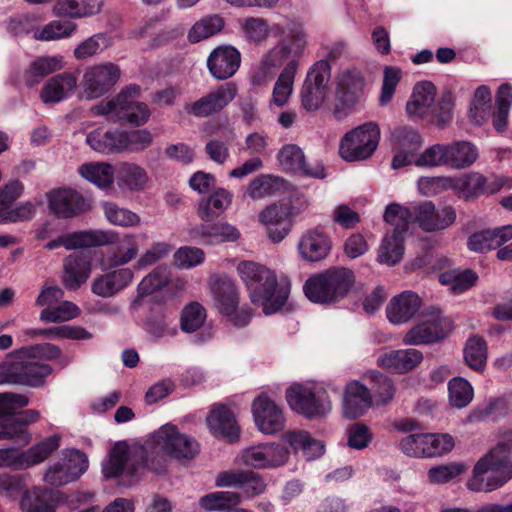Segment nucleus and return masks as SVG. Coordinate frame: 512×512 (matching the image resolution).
<instances>
[{
    "label": "nucleus",
    "mask_w": 512,
    "mask_h": 512,
    "mask_svg": "<svg viewBox=\"0 0 512 512\" xmlns=\"http://www.w3.org/2000/svg\"><path fill=\"white\" fill-rule=\"evenodd\" d=\"M224 27V20L218 15H210L201 18L190 28L187 38L190 43H199L217 33Z\"/></svg>",
    "instance_id": "obj_49"
},
{
    "label": "nucleus",
    "mask_w": 512,
    "mask_h": 512,
    "mask_svg": "<svg viewBox=\"0 0 512 512\" xmlns=\"http://www.w3.org/2000/svg\"><path fill=\"white\" fill-rule=\"evenodd\" d=\"M411 218L425 232H435L448 228L456 220V211L452 206L436 209L431 201H424L408 209Z\"/></svg>",
    "instance_id": "obj_15"
},
{
    "label": "nucleus",
    "mask_w": 512,
    "mask_h": 512,
    "mask_svg": "<svg viewBox=\"0 0 512 512\" xmlns=\"http://www.w3.org/2000/svg\"><path fill=\"white\" fill-rule=\"evenodd\" d=\"M80 175L101 189L111 187L115 169L109 163H85L78 169Z\"/></svg>",
    "instance_id": "obj_46"
},
{
    "label": "nucleus",
    "mask_w": 512,
    "mask_h": 512,
    "mask_svg": "<svg viewBox=\"0 0 512 512\" xmlns=\"http://www.w3.org/2000/svg\"><path fill=\"white\" fill-rule=\"evenodd\" d=\"M29 404V398L24 394L0 393V440H10L27 445L31 440L28 425L37 422L40 413L35 409L15 413L18 408Z\"/></svg>",
    "instance_id": "obj_5"
},
{
    "label": "nucleus",
    "mask_w": 512,
    "mask_h": 512,
    "mask_svg": "<svg viewBox=\"0 0 512 512\" xmlns=\"http://www.w3.org/2000/svg\"><path fill=\"white\" fill-rule=\"evenodd\" d=\"M237 272L244 282L251 302L265 315L278 312L287 302L291 284L287 277H277L270 268L252 261H242Z\"/></svg>",
    "instance_id": "obj_3"
},
{
    "label": "nucleus",
    "mask_w": 512,
    "mask_h": 512,
    "mask_svg": "<svg viewBox=\"0 0 512 512\" xmlns=\"http://www.w3.org/2000/svg\"><path fill=\"white\" fill-rule=\"evenodd\" d=\"M286 400L292 410L308 419L324 417L331 411V402L313 388L293 384L286 391Z\"/></svg>",
    "instance_id": "obj_12"
},
{
    "label": "nucleus",
    "mask_w": 512,
    "mask_h": 512,
    "mask_svg": "<svg viewBox=\"0 0 512 512\" xmlns=\"http://www.w3.org/2000/svg\"><path fill=\"white\" fill-rule=\"evenodd\" d=\"M111 233L91 232V230L76 231L62 234L45 244L44 248L51 251L63 246L66 250L96 247L113 241Z\"/></svg>",
    "instance_id": "obj_20"
},
{
    "label": "nucleus",
    "mask_w": 512,
    "mask_h": 512,
    "mask_svg": "<svg viewBox=\"0 0 512 512\" xmlns=\"http://www.w3.org/2000/svg\"><path fill=\"white\" fill-rule=\"evenodd\" d=\"M237 94V87L229 82L211 90L198 100L186 105L185 110L198 118H205L221 112Z\"/></svg>",
    "instance_id": "obj_17"
},
{
    "label": "nucleus",
    "mask_w": 512,
    "mask_h": 512,
    "mask_svg": "<svg viewBox=\"0 0 512 512\" xmlns=\"http://www.w3.org/2000/svg\"><path fill=\"white\" fill-rule=\"evenodd\" d=\"M91 232L111 233L114 235L111 243L103 245H115L108 253L110 266L126 265L138 256L139 245L135 234L125 233L121 235L113 230H91Z\"/></svg>",
    "instance_id": "obj_24"
},
{
    "label": "nucleus",
    "mask_w": 512,
    "mask_h": 512,
    "mask_svg": "<svg viewBox=\"0 0 512 512\" xmlns=\"http://www.w3.org/2000/svg\"><path fill=\"white\" fill-rule=\"evenodd\" d=\"M370 380V391L373 397V405L384 406L389 404L394 395L395 387L390 378L380 372L372 371L366 375Z\"/></svg>",
    "instance_id": "obj_48"
},
{
    "label": "nucleus",
    "mask_w": 512,
    "mask_h": 512,
    "mask_svg": "<svg viewBox=\"0 0 512 512\" xmlns=\"http://www.w3.org/2000/svg\"><path fill=\"white\" fill-rule=\"evenodd\" d=\"M487 178L480 173H470L459 179L457 187L465 200L475 199L485 194Z\"/></svg>",
    "instance_id": "obj_59"
},
{
    "label": "nucleus",
    "mask_w": 512,
    "mask_h": 512,
    "mask_svg": "<svg viewBox=\"0 0 512 512\" xmlns=\"http://www.w3.org/2000/svg\"><path fill=\"white\" fill-rule=\"evenodd\" d=\"M49 209L58 218L77 217L91 209L90 200L71 188L53 189L47 193Z\"/></svg>",
    "instance_id": "obj_16"
},
{
    "label": "nucleus",
    "mask_w": 512,
    "mask_h": 512,
    "mask_svg": "<svg viewBox=\"0 0 512 512\" xmlns=\"http://www.w3.org/2000/svg\"><path fill=\"white\" fill-rule=\"evenodd\" d=\"M477 280V275L472 270H449L439 275V281L443 285H449L454 293H462L472 287Z\"/></svg>",
    "instance_id": "obj_55"
},
{
    "label": "nucleus",
    "mask_w": 512,
    "mask_h": 512,
    "mask_svg": "<svg viewBox=\"0 0 512 512\" xmlns=\"http://www.w3.org/2000/svg\"><path fill=\"white\" fill-rule=\"evenodd\" d=\"M289 457V449L275 442L250 446L241 454L243 464L255 469H274L284 466Z\"/></svg>",
    "instance_id": "obj_14"
},
{
    "label": "nucleus",
    "mask_w": 512,
    "mask_h": 512,
    "mask_svg": "<svg viewBox=\"0 0 512 512\" xmlns=\"http://www.w3.org/2000/svg\"><path fill=\"white\" fill-rule=\"evenodd\" d=\"M380 128L374 122H366L350 131L341 139L340 156L349 162L363 161L376 151L380 141Z\"/></svg>",
    "instance_id": "obj_10"
},
{
    "label": "nucleus",
    "mask_w": 512,
    "mask_h": 512,
    "mask_svg": "<svg viewBox=\"0 0 512 512\" xmlns=\"http://www.w3.org/2000/svg\"><path fill=\"white\" fill-rule=\"evenodd\" d=\"M206 318L205 309L199 303L187 305L181 314V328L187 333L198 330Z\"/></svg>",
    "instance_id": "obj_62"
},
{
    "label": "nucleus",
    "mask_w": 512,
    "mask_h": 512,
    "mask_svg": "<svg viewBox=\"0 0 512 512\" xmlns=\"http://www.w3.org/2000/svg\"><path fill=\"white\" fill-rule=\"evenodd\" d=\"M278 187L277 178L270 175H260L250 182L246 193L253 200H259L274 194Z\"/></svg>",
    "instance_id": "obj_61"
},
{
    "label": "nucleus",
    "mask_w": 512,
    "mask_h": 512,
    "mask_svg": "<svg viewBox=\"0 0 512 512\" xmlns=\"http://www.w3.org/2000/svg\"><path fill=\"white\" fill-rule=\"evenodd\" d=\"M64 66L61 56H43L35 59L26 70L24 79L27 86L38 84L42 78L61 70Z\"/></svg>",
    "instance_id": "obj_45"
},
{
    "label": "nucleus",
    "mask_w": 512,
    "mask_h": 512,
    "mask_svg": "<svg viewBox=\"0 0 512 512\" xmlns=\"http://www.w3.org/2000/svg\"><path fill=\"white\" fill-rule=\"evenodd\" d=\"M34 335H40L48 339L66 338L72 340H89L92 334L80 326L62 325L58 327L39 329Z\"/></svg>",
    "instance_id": "obj_57"
},
{
    "label": "nucleus",
    "mask_w": 512,
    "mask_h": 512,
    "mask_svg": "<svg viewBox=\"0 0 512 512\" xmlns=\"http://www.w3.org/2000/svg\"><path fill=\"white\" fill-rule=\"evenodd\" d=\"M331 79V65L328 60L316 61L307 71L300 98L301 105L307 111L318 110L325 102Z\"/></svg>",
    "instance_id": "obj_11"
},
{
    "label": "nucleus",
    "mask_w": 512,
    "mask_h": 512,
    "mask_svg": "<svg viewBox=\"0 0 512 512\" xmlns=\"http://www.w3.org/2000/svg\"><path fill=\"white\" fill-rule=\"evenodd\" d=\"M240 63V52L232 46L215 48L207 59L209 72L217 80H226L232 77L239 69Z\"/></svg>",
    "instance_id": "obj_22"
},
{
    "label": "nucleus",
    "mask_w": 512,
    "mask_h": 512,
    "mask_svg": "<svg viewBox=\"0 0 512 512\" xmlns=\"http://www.w3.org/2000/svg\"><path fill=\"white\" fill-rule=\"evenodd\" d=\"M92 271L91 257L88 254H71L64 259L62 282L69 290H77L87 281Z\"/></svg>",
    "instance_id": "obj_25"
},
{
    "label": "nucleus",
    "mask_w": 512,
    "mask_h": 512,
    "mask_svg": "<svg viewBox=\"0 0 512 512\" xmlns=\"http://www.w3.org/2000/svg\"><path fill=\"white\" fill-rule=\"evenodd\" d=\"M411 215L408 208L398 204H391L386 208L384 220L392 225V234L387 233L379 247L377 261L381 264L393 266L404 255V235L408 231Z\"/></svg>",
    "instance_id": "obj_8"
},
{
    "label": "nucleus",
    "mask_w": 512,
    "mask_h": 512,
    "mask_svg": "<svg viewBox=\"0 0 512 512\" xmlns=\"http://www.w3.org/2000/svg\"><path fill=\"white\" fill-rule=\"evenodd\" d=\"M168 282L169 277L167 269L163 267H157L142 279L138 285V292L141 295H149L154 291L167 286Z\"/></svg>",
    "instance_id": "obj_64"
},
{
    "label": "nucleus",
    "mask_w": 512,
    "mask_h": 512,
    "mask_svg": "<svg viewBox=\"0 0 512 512\" xmlns=\"http://www.w3.org/2000/svg\"><path fill=\"white\" fill-rule=\"evenodd\" d=\"M421 300L412 291H405L392 298L386 307L388 320L393 324L409 321L420 309Z\"/></svg>",
    "instance_id": "obj_33"
},
{
    "label": "nucleus",
    "mask_w": 512,
    "mask_h": 512,
    "mask_svg": "<svg viewBox=\"0 0 512 512\" xmlns=\"http://www.w3.org/2000/svg\"><path fill=\"white\" fill-rule=\"evenodd\" d=\"M199 503L206 510L230 509L240 503V496L231 491H217L201 497Z\"/></svg>",
    "instance_id": "obj_58"
},
{
    "label": "nucleus",
    "mask_w": 512,
    "mask_h": 512,
    "mask_svg": "<svg viewBox=\"0 0 512 512\" xmlns=\"http://www.w3.org/2000/svg\"><path fill=\"white\" fill-rule=\"evenodd\" d=\"M20 505L26 512H55L56 508L52 492L40 488L27 491L23 495Z\"/></svg>",
    "instance_id": "obj_47"
},
{
    "label": "nucleus",
    "mask_w": 512,
    "mask_h": 512,
    "mask_svg": "<svg viewBox=\"0 0 512 512\" xmlns=\"http://www.w3.org/2000/svg\"><path fill=\"white\" fill-rule=\"evenodd\" d=\"M211 293L217 309L225 315L233 314L239 304V293L235 283L228 277H217L211 281Z\"/></svg>",
    "instance_id": "obj_32"
},
{
    "label": "nucleus",
    "mask_w": 512,
    "mask_h": 512,
    "mask_svg": "<svg viewBox=\"0 0 512 512\" xmlns=\"http://www.w3.org/2000/svg\"><path fill=\"white\" fill-rule=\"evenodd\" d=\"M512 239V225L487 229L472 234L467 241L469 250L476 253H486L501 247Z\"/></svg>",
    "instance_id": "obj_27"
},
{
    "label": "nucleus",
    "mask_w": 512,
    "mask_h": 512,
    "mask_svg": "<svg viewBox=\"0 0 512 512\" xmlns=\"http://www.w3.org/2000/svg\"><path fill=\"white\" fill-rule=\"evenodd\" d=\"M102 206L107 221L112 225L130 228L138 226L141 222L137 213L113 202H105Z\"/></svg>",
    "instance_id": "obj_50"
},
{
    "label": "nucleus",
    "mask_w": 512,
    "mask_h": 512,
    "mask_svg": "<svg viewBox=\"0 0 512 512\" xmlns=\"http://www.w3.org/2000/svg\"><path fill=\"white\" fill-rule=\"evenodd\" d=\"M139 88L129 86L116 97L101 101L90 109L91 116H105L108 121H123L136 126L143 125L150 117L145 103L137 100Z\"/></svg>",
    "instance_id": "obj_7"
},
{
    "label": "nucleus",
    "mask_w": 512,
    "mask_h": 512,
    "mask_svg": "<svg viewBox=\"0 0 512 512\" xmlns=\"http://www.w3.org/2000/svg\"><path fill=\"white\" fill-rule=\"evenodd\" d=\"M80 315V308L70 301H64L57 306L47 307L40 313V319L47 323L64 322Z\"/></svg>",
    "instance_id": "obj_56"
},
{
    "label": "nucleus",
    "mask_w": 512,
    "mask_h": 512,
    "mask_svg": "<svg viewBox=\"0 0 512 512\" xmlns=\"http://www.w3.org/2000/svg\"><path fill=\"white\" fill-rule=\"evenodd\" d=\"M134 274L130 268H120L97 277L92 283V292L107 298L115 295L133 280Z\"/></svg>",
    "instance_id": "obj_35"
},
{
    "label": "nucleus",
    "mask_w": 512,
    "mask_h": 512,
    "mask_svg": "<svg viewBox=\"0 0 512 512\" xmlns=\"http://www.w3.org/2000/svg\"><path fill=\"white\" fill-rule=\"evenodd\" d=\"M355 284L354 272L345 267H331L310 276L304 293L314 303H334L348 295Z\"/></svg>",
    "instance_id": "obj_6"
},
{
    "label": "nucleus",
    "mask_w": 512,
    "mask_h": 512,
    "mask_svg": "<svg viewBox=\"0 0 512 512\" xmlns=\"http://www.w3.org/2000/svg\"><path fill=\"white\" fill-rule=\"evenodd\" d=\"M449 403L456 408L466 407L473 399L471 384L462 377H455L448 383Z\"/></svg>",
    "instance_id": "obj_54"
},
{
    "label": "nucleus",
    "mask_w": 512,
    "mask_h": 512,
    "mask_svg": "<svg viewBox=\"0 0 512 512\" xmlns=\"http://www.w3.org/2000/svg\"><path fill=\"white\" fill-rule=\"evenodd\" d=\"M117 185L124 191H140L143 190L149 181L146 170L129 162L120 163L116 172Z\"/></svg>",
    "instance_id": "obj_41"
},
{
    "label": "nucleus",
    "mask_w": 512,
    "mask_h": 512,
    "mask_svg": "<svg viewBox=\"0 0 512 512\" xmlns=\"http://www.w3.org/2000/svg\"><path fill=\"white\" fill-rule=\"evenodd\" d=\"M60 447V436L52 435L23 452H18L20 470L38 465Z\"/></svg>",
    "instance_id": "obj_38"
},
{
    "label": "nucleus",
    "mask_w": 512,
    "mask_h": 512,
    "mask_svg": "<svg viewBox=\"0 0 512 512\" xmlns=\"http://www.w3.org/2000/svg\"><path fill=\"white\" fill-rule=\"evenodd\" d=\"M102 0H58L53 11L58 16L83 18L100 12Z\"/></svg>",
    "instance_id": "obj_43"
},
{
    "label": "nucleus",
    "mask_w": 512,
    "mask_h": 512,
    "mask_svg": "<svg viewBox=\"0 0 512 512\" xmlns=\"http://www.w3.org/2000/svg\"><path fill=\"white\" fill-rule=\"evenodd\" d=\"M512 103V86L503 84L499 87L496 97V111L493 114V125L499 132L505 130Z\"/></svg>",
    "instance_id": "obj_53"
},
{
    "label": "nucleus",
    "mask_w": 512,
    "mask_h": 512,
    "mask_svg": "<svg viewBox=\"0 0 512 512\" xmlns=\"http://www.w3.org/2000/svg\"><path fill=\"white\" fill-rule=\"evenodd\" d=\"M436 87L429 81L415 85L410 100L406 104V111L410 118H423L434 112Z\"/></svg>",
    "instance_id": "obj_28"
},
{
    "label": "nucleus",
    "mask_w": 512,
    "mask_h": 512,
    "mask_svg": "<svg viewBox=\"0 0 512 512\" xmlns=\"http://www.w3.org/2000/svg\"><path fill=\"white\" fill-rule=\"evenodd\" d=\"M298 250L305 260L310 262L320 261L329 254L331 241L319 229H311L302 235L298 244Z\"/></svg>",
    "instance_id": "obj_30"
},
{
    "label": "nucleus",
    "mask_w": 512,
    "mask_h": 512,
    "mask_svg": "<svg viewBox=\"0 0 512 512\" xmlns=\"http://www.w3.org/2000/svg\"><path fill=\"white\" fill-rule=\"evenodd\" d=\"M76 77L68 72H64L52 77L42 88L41 100L45 104L58 103L64 100L73 92L76 87Z\"/></svg>",
    "instance_id": "obj_39"
},
{
    "label": "nucleus",
    "mask_w": 512,
    "mask_h": 512,
    "mask_svg": "<svg viewBox=\"0 0 512 512\" xmlns=\"http://www.w3.org/2000/svg\"><path fill=\"white\" fill-rule=\"evenodd\" d=\"M446 144H434L415 158L418 167L446 166Z\"/></svg>",
    "instance_id": "obj_63"
},
{
    "label": "nucleus",
    "mask_w": 512,
    "mask_h": 512,
    "mask_svg": "<svg viewBox=\"0 0 512 512\" xmlns=\"http://www.w3.org/2000/svg\"><path fill=\"white\" fill-rule=\"evenodd\" d=\"M423 360V354L417 349H401L382 354L378 358L379 366L396 373H406L414 369Z\"/></svg>",
    "instance_id": "obj_36"
},
{
    "label": "nucleus",
    "mask_w": 512,
    "mask_h": 512,
    "mask_svg": "<svg viewBox=\"0 0 512 512\" xmlns=\"http://www.w3.org/2000/svg\"><path fill=\"white\" fill-rule=\"evenodd\" d=\"M199 453L197 441L166 424L157 430L143 445L129 446L124 441L115 443L102 463L105 478H120V484L131 486L140 480L144 469L164 474L167 456L178 460H191Z\"/></svg>",
    "instance_id": "obj_1"
},
{
    "label": "nucleus",
    "mask_w": 512,
    "mask_h": 512,
    "mask_svg": "<svg viewBox=\"0 0 512 512\" xmlns=\"http://www.w3.org/2000/svg\"><path fill=\"white\" fill-rule=\"evenodd\" d=\"M278 160L286 171L303 172L316 178L325 177L324 167L317 165L314 168H310L305 162L303 151L297 145L288 144L283 146L278 153Z\"/></svg>",
    "instance_id": "obj_34"
},
{
    "label": "nucleus",
    "mask_w": 512,
    "mask_h": 512,
    "mask_svg": "<svg viewBox=\"0 0 512 512\" xmlns=\"http://www.w3.org/2000/svg\"><path fill=\"white\" fill-rule=\"evenodd\" d=\"M373 405L370 389L360 381L353 380L346 384L343 393V414L349 419L364 415Z\"/></svg>",
    "instance_id": "obj_21"
},
{
    "label": "nucleus",
    "mask_w": 512,
    "mask_h": 512,
    "mask_svg": "<svg viewBox=\"0 0 512 512\" xmlns=\"http://www.w3.org/2000/svg\"><path fill=\"white\" fill-rule=\"evenodd\" d=\"M52 368L39 362L34 357L20 355V349L13 352L0 371L1 384H18L40 387L51 374Z\"/></svg>",
    "instance_id": "obj_9"
},
{
    "label": "nucleus",
    "mask_w": 512,
    "mask_h": 512,
    "mask_svg": "<svg viewBox=\"0 0 512 512\" xmlns=\"http://www.w3.org/2000/svg\"><path fill=\"white\" fill-rule=\"evenodd\" d=\"M190 235L206 244L234 242L240 238V231L226 222L200 224L191 229Z\"/></svg>",
    "instance_id": "obj_31"
},
{
    "label": "nucleus",
    "mask_w": 512,
    "mask_h": 512,
    "mask_svg": "<svg viewBox=\"0 0 512 512\" xmlns=\"http://www.w3.org/2000/svg\"><path fill=\"white\" fill-rule=\"evenodd\" d=\"M453 329L452 321L443 317L439 311L427 314L404 336L407 345H422L444 339Z\"/></svg>",
    "instance_id": "obj_13"
},
{
    "label": "nucleus",
    "mask_w": 512,
    "mask_h": 512,
    "mask_svg": "<svg viewBox=\"0 0 512 512\" xmlns=\"http://www.w3.org/2000/svg\"><path fill=\"white\" fill-rule=\"evenodd\" d=\"M306 46L304 31L301 28L291 30L285 39L263 55L260 66L252 75V83L261 86L272 80L276 71L283 66L272 93V102L279 107L284 106L292 94L294 79Z\"/></svg>",
    "instance_id": "obj_2"
},
{
    "label": "nucleus",
    "mask_w": 512,
    "mask_h": 512,
    "mask_svg": "<svg viewBox=\"0 0 512 512\" xmlns=\"http://www.w3.org/2000/svg\"><path fill=\"white\" fill-rule=\"evenodd\" d=\"M124 131L96 129L86 137V143L96 152L118 154L124 152Z\"/></svg>",
    "instance_id": "obj_37"
},
{
    "label": "nucleus",
    "mask_w": 512,
    "mask_h": 512,
    "mask_svg": "<svg viewBox=\"0 0 512 512\" xmlns=\"http://www.w3.org/2000/svg\"><path fill=\"white\" fill-rule=\"evenodd\" d=\"M283 440L294 450L302 451L303 456L312 461L321 457L325 452L322 441L313 438L306 431H290L283 435Z\"/></svg>",
    "instance_id": "obj_40"
},
{
    "label": "nucleus",
    "mask_w": 512,
    "mask_h": 512,
    "mask_svg": "<svg viewBox=\"0 0 512 512\" xmlns=\"http://www.w3.org/2000/svg\"><path fill=\"white\" fill-rule=\"evenodd\" d=\"M77 25L70 20H53L42 29L34 32V38L40 41H53L70 37Z\"/></svg>",
    "instance_id": "obj_51"
},
{
    "label": "nucleus",
    "mask_w": 512,
    "mask_h": 512,
    "mask_svg": "<svg viewBox=\"0 0 512 512\" xmlns=\"http://www.w3.org/2000/svg\"><path fill=\"white\" fill-rule=\"evenodd\" d=\"M210 431L217 437L234 441L239 437V427L234 413L224 405L214 406L207 417Z\"/></svg>",
    "instance_id": "obj_29"
},
{
    "label": "nucleus",
    "mask_w": 512,
    "mask_h": 512,
    "mask_svg": "<svg viewBox=\"0 0 512 512\" xmlns=\"http://www.w3.org/2000/svg\"><path fill=\"white\" fill-rule=\"evenodd\" d=\"M251 410L255 424L263 434L271 435L284 429L283 411L267 395L261 394L255 398Z\"/></svg>",
    "instance_id": "obj_19"
},
{
    "label": "nucleus",
    "mask_w": 512,
    "mask_h": 512,
    "mask_svg": "<svg viewBox=\"0 0 512 512\" xmlns=\"http://www.w3.org/2000/svg\"><path fill=\"white\" fill-rule=\"evenodd\" d=\"M511 449L510 444L501 442L482 457L474 466L468 488L475 492H491L507 483L512 478Z\"/></svg>",
    "instance_id": "obj_4"
},
{
    "label": "nucleus",
    "mask_w": 512,
    "mask_h": 512,
    "mask_svg": "<svg viewBox=\"0 0 512 512\" xmlns=\"http://www.w3.org/2000/svg\"><path fill=\"white\" fill-rule=\"evenodd\" d=\"M446 166L453 169L470 167L479 156L477 147L469 141H455L446 144Z\"/></svg>",
    "instance_id": "obj_42"
},
{
    "label": "nucleus",
    "mask_w": 512,
    "mask_h": 512,
    "mask_svg": "<svg viewBox=\"0 0 512 512\" xmlns=\"http://www.w3.org/2000/svg\"><path fill=\"white\" fill-rule=\"evenodd\" d=\"M120 69L111 62L93 65L83 75L84 93L88 99L106 94L119 80Z\"/></svg>",
    "instance_id": "obj_18"
},
{
    "label": "nucleus",
    "mask_w": 512,
    "mask_h": 512,
    "mask_svg": "<svg viewBox=\"0 0 512 512\" xmlns=\"http://www.w3.org/2000/svg\"><path fill=\"white\" fill-rule=\"evenodd\" d=\"M219 487H240L247 497L262 494L266 489L264 480L252 471H232L220 473L216 479Z\"/></svg>",
    "instance_id": "obj_26"
},
{
    "label": "nucleus",
    "mask_w": 512,
    "mask_h": 512,
    "mask_svg": "<svg viewBox=\"0 0 512 512\" xmlns=\"http://www.w3.org/2000/svg\"><path fill=\"white\" fill-rule=\"evenodd\" d=\"M366 81L356 68H349L342 71L337 78L336 96L346 107H352L364 95Z\"/></svg>",
    "instance_id": "obj_23"
},
{
    "label": "nucleus",
    "mask_w": 512,
    "mask_h": 512,
    "mask_svg": "<svg viewBox=\"0 0 512 512\" xmlns=\"http://www.w3.org/2000/svg\"><path fill=\"white\" fill-rule=\"evenodd\" d=\"M231 201V193L224 188H219L208 198L200 200L197 210L198 216L202 221H212L228 208Z\"/></svg>",
    "instance_id": "obj_44"
},
{
    "label": "nucleus",
    "mask_w": 512,
    "mask_h": 512,
    "mask_svg": "<svg viewBox=\"0 0 512 512\" xmlns=\"http://www.w3.org/2000/svg\"><path fill=\"white\" fill-rule=\"evenodd\" d=\"M392 142L401 150L415 152L422 146L423 140L416 130L402 126L392 132Z\"/></svg>",
    "instance_id": "obj_60"
},
{
    "label": "nucleus",
    "mask_w": 512,
    "mask_h": 512,
    "mask_svg": "<svg viewBox=\"0 0 512 512\" xmlns=\"http://www.w3.org/2000/svg\"><path fill=\"white\" fill-rule=\"evenodd\" d=\"M464 358L470 368L476 371L483 370L487 361L485 340L478 336L469 338L464 348Z\"/></svg>",
    "instance_id": "obj_52"
}]
</instances>
